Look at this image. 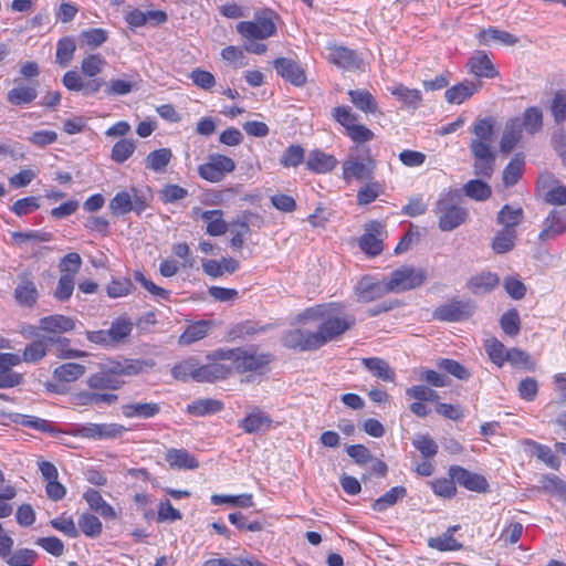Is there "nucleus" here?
<instances>
[{
	"instance_id": "1",
	"label": "nucleus",
	"mask_w": 566,
	"mask_h": 566,
	"mask_svg": "<svg viewBox=\"0 0 566 566\" xmlns=\"http://www.w3.org/2000/svg\"><path fill=\"white\" fill-rule=\"evenodd\" d=\"M304 318L319 321L315 332V340L323 347L329 342L338 339L356 324L353 314L347 313L338 303L321 304L304 312Z\"/></svg>"
},
{
	"instance_id": "2",
	"label": "nucleus",
	"mask_w": 566,
	"mask_h": 566,
	"mask_svg": "<svg viewBox=\"0 0 566 566\" xmlns=\"http://www.w3.org/2000/svg\"><path fill=\"white\" fill-rule=\"evenodd\" d=\"M216 357L227 358L231 363L232 370L239 374L253 373L263 375L269 369V365L273 360L270 353H259L253 349L232 348L217 349Z\"/></svg>"
},
{
	"instance_id": "3",
	"label": "nucleus",
	"mask_w": 566,
	"mask_h": 566,
	"mask_svg": "<svg viewBox=\"0 0 566 566\" xmlns=\"http://www.w3.org/2000/svg\"><path fill=\"white\" fill-rule=\"evenodd\" d=\"M436 214L439 219V229L443 232H450L464 224L469 218L467 208L459 205V193L457 190H448L440 193L436 202Z\"/></svg>"
},
{
	"instance_id": "4",
	"label": "nucleus",
	"mask_w": 566,
	"mask_h": 566,
	"mask_svg": "<svg viewBox=\"0 0 566 566\" xmlns=\"http://www.w3.org/2000/svg\"><path fill=\"white\" fill-rule=\"evenodd\" d=\"M376 161L370 155L369 148L361 149V154H350L343 163V178L370 181L374 179Z\"/></svg>"
},
{
	"instance_id": "5",
	"label": "nucleus",
	"mask_w": 566,
	"mask_h": 566,
	"mask_svg": "<svg viewBox=\"0 0 566 566\" xmlns=\"http://www.w3.org/2000/svg\"><path fill=\"white\" fill-rule=\"evenodd\" d=\"M274 13L271 10L256 12L253 21L237 24V31L245 39L264 40L276 33Z\"/></svg>"
},
{
	"instance_id": "6",
	"label": "nucleus",
	"mask_w": 566,
	"mask_h": 566,
	"mask_svg": "<svg viewBox=\"0 0 566 566\" xmlns=\"http://www.w3.org/2000/svg\"><path fill=\"white\" fill-rule=\"evenodd\" d=\"M147 207V197L136 188H130V191L117 192L108 203V209L115 217L124 216L132 211L140 214Z\"/></svg>"
},
{
	"instance_id": "7",
	"label": "nucleus",
	"mask_w": 566,
	"mask_h": 566,
	"mask_svg": "<svg viewBox=\"0 0 566 566\" xmlns=\"http://www.w3.org/2000/svg\"><path fill=\"white\" fill-rule=\"evenodd\" d=\"M427 276L424 269L402 265L392 271L387 280L389 290L392 293H400L421 286L426 282Z\"/></svg>"
},
{
	"instance_id": "8",
	"label": "nucleus",
	"mask_w": 566,
	"mask_h": 566,
	"mask_svg": "<svg viewBox=\"0 0 566 566\" xmlns=\"http://www.w3.org/2000/svg\"><path fill=\"white\" fill-rule=\"evenodd\" d=\"M235 169L232 158L218 153L209 154L207 161L198 167L199 176L209 182H220Z\"/></svg>"
},
{
	"instance_id": "9",
	"label": "nucleus",
	"mask_w": 566,
	"mask_h": 566,
	"mask_svg": "<svg viewBox=\"0 0 566 566\" xmlns=\"http://www.w3.org/2000/svg\"><path fill=\"white\" fill-rule=\"evenodd\" d=\"M474 311L475 305L472 301L453 298L438 306L433 311L432 317L441 322H461L471 317Z\"/></svg>"
},
{
	"instance_id": "10",
	"label": "nucleus",
	"mask_w": 566,
	"mask_h": 566,
	"mask_svg": "<svg viewBox=\"0 0 566 566\" xmlns=\"http://www.w3.org/2000/svg\"><path fill=\"white\" fill-rule=\"evenodd\" d=\"M209 360L205 365H198V370L195 376L197 382H214L218 380L226 379L232 373L231 365L223 361H228L227 358L216 357V350L207 356Z\"/></svg>"
},
{
	"instance_id": "11",
	"label": "nucleus",
	"mask_w": 566,
	"mask_h": 566,
	"mask_svg": "<svg viewBox=\"0 0 566 566\" xmlns=\"http://www.w3.org/2000/svg\"><path fill=\"white\" fill-rule=\"evenodd\" d=\"M126 428L118 423H86L76 427L72 434L93 440L115 439L120 437Z\"/></svg>"
},
{
	"instance_id": "12",
	"label": "nucleus",
	"mask_w": 566,
	"mask_h": 566,
	"mask_svg": "<svg viewBox=\"0 0 566 566\" xmlns=\"http://www.w3.org/2000/svg\"><path fill=\"white\" fill-rule=\"evenodd\" d=\"M470 149L474 157V175L482 178H491L495 165V153L491 149V146L475 142L471 143Z\"/></svg>"
},
{
	"instance_id": "13",
	"label": "nucleus",
	"mask_w": 566,
	"mask_h": 566,
	"mask_svg": "<svg viewBox=\"0 0 566 566\" xmlns=\"http://www.w3.org/2000/svg\"><path fill=\"white\" fill-rule=\"evenodd\" d=\"M384 226L379 221H370L365 226V233L359 239V248L369 255H378L382 252Z\"/></svg>"
},
{
	"instance_id": "14",
	"label": "nucleus",
	"mask_w": 566,
	"mask_h": 566,
	"mask_svg": "<svg viewBox=\"0 0 566 566\" xmlns=\"http://www.w3.org/2000/svg\"><path fill=\"white\" fill-rule=\"evenodd\" d=\"M449 476L470 491L484 493L489 489V483L483 475L470 472L459 465L450 467Z\"/></svg>"
},
{
	"instance_id": "15",
	"label": "nucleus",
	"mask_w": 566,
	"mask_h": 566,
	"mask_svg": "<svg viewBox=\"0 0 566 566\" xmlns=\"http://www.w3.org/2000/svg\"><path fill=\"white\" fill-rule=\"evenodd\" d=\"M314 338L315 332L296 328L284 334L283 344L287 348L300 352H311L321 348L318 342Z\"/></svg>"
},
{
	"instance_id": "16",
	"label": "nucleus",
	"mask_w": 566,
	"mask_h": 566,
	"mask_svg": "<svg viewBox=\"0 0 566 566\" xmlns=\"http://www.w3.org/2000/svg\"><path fill=\"white\" fill-rule=\"evenodd\" d=\"M39 293L31 274L23 272L18 275V283L14 289V298L25 307H33L36 304Z\"/></svg>"
},
{
	"instance_id": "17",
	"label": "nucleus",
	"mask_w": 566,
	"mask_h": 566,
	"mask_svg": "<svg viewBox=\"0 0 566 566\" xmlns=\"http://www.w3.org/2000/svg\"><path fill=\"white\" fill-rule=\"evenodd\" d=\"M387 293H392L389 290L387 277L378 282H373L369 277H363L357 285L358 300L364 303L373 302Z\"/></svg>"
},
{
	"instance_id": "18",
	"label": "nucleus",
	"mask_w": 566,
	"mask_h": 566,
	"mask_svg": "<svg viewBox=\"0 0 566 566\" xmlns=\"http://www.w3.org/2000/svg\"><path fill=\"white\" fill-rule=\"evenodd\" d=\"M273 66L284 80L291 82L295 86H302L306 82L304 70L294 61L286 57L274 60Z\"/></svg>"
},
{
	"instance_id": "19",
	"label": "nucleus",
	"mask_w": 566,
	"mask_h": 566,
	"mask_svg": "<svg viewBox=\"0 0 566 566\" xmlns=\"http://www.w3.org/2000/svg\"><path fill=\"white\" fill-rule=\"evenodd\" d=\"M13 84L14 86L7 93V101L11 105H28L38 97L36 85L25 84L21 78H15Z\"/></svg>"
},
{
	"instance_id": "20",
	"label": "nucleus",
	"mask_w": 566,
	"mask_h": 566,
	"mask_svg": "<svg viewBox=\"0 0 566 566\" xmlns=\"http://www.w3.org/2000/svg\"><path fill=\"white\" fill-rule=\"evenodd\" d=\"M48 343L69 345L70 340L62 337H48L38 339L28 344L23 350L22 360L25 363H38L45 357L48 353Z\"/></svg>"
},
{
	"instance_id": "21",
	"label": "nucleus",
	"mask_w": 566,
	"mask_h": 566,
	"mask_svg": "<svg viewBox=\"0 0 566 566\" xmlns=\"http://www.w3.org/2000/svg\"><path fill=\"white\" fill-rule=\"evenodd\" d=\"M467 67L476 78H494L499 75L490 57L483 51H478L471 56L467 63Z\"/></svg>"
},
{
	"instance_id": "22",
	"label": "nucleus",
	"mask_w": 566,
	"mask_h": 566,
	"mask_svg": "<svg viewBox=\"0 0 566 566\" xmlns=\"http://www.w3.org/2000/svg\"><path fill=\"white\" fill-rule=\"evenodd\" d=\"M566 231V209H554L543 222V230L539 239L545 241L559 235Z\"/></svg>"
},
{
	"instance_id": "23",
	"label": "nucleus",
	"mask_w": 566,
	"mask_h": 566,
	"mask_svg": "<svg viewBox=\"0 0 566 566\" xmlns=\"http://www.w3.org/2000/svg\"><path fill=\"white\" fill-rule=\"evenodd\" d=\"M482 86V82L478 81H463L457 85L451 86L444 93L446 101L450 104H462L471 96H473Z\"/></svg>"
},
{
	"instance_id": "24",
	"label": "nucleus",
	"mask_w": 566,
	"mask_h": 566,
	"mask_svg": "<svg viewBox=\"0 0 566 566\" xmlns=\"http://www.w3.org/2000/svg\"><path fill=\"white\" fill-rule=\"evenodd\" d=\"M522 123L518 117L510 118L504 127V132L500 143V149L502 153H510L518 144L522 138Z\"/></svg>"
},
{
	"instance_id": "25",
	"label": "nucleus",
	"mask_w": 566,
	"mask_h": 566,
	"mask_svg": "<svg viewBox=\"0 0 566 566\" xmlns=\"http://www.w3.org/2000/svg\"><path fill=\"white\" fill-rule=\"evenodd\" d=\"M39 328L50 334L66 333L75 328V321L60 314L50 315L39 321Z\"/></svg>"
},
{
	"instance_id": "26",
	"label": "nucleus",
	"mask_w": 566,
	"mask_h": 566,
	"mask_svg": "<svg viewBox=\"0 0 566 566\" xmlns=\"http://www.w3.org/2000/svg\"><path fill=\"white\" fill-rule=\"evenodd\" d=\"M165 460L171 469L195 470L199 468V462L186 449L170 448L165 454Z\"/></svg>"
},
{
	"instance_id": "27",
	"label": "nucleus",
	"mask_w": 566,
	"mask_h": 566,
	"mask_svg": "<svg viewBox=\"0 0 566 566\" xmlns=\"http://www.w3.org/2000/svg\"><path fill=\"white\" fill-rule=\"evenodd\" d=\"M361 365L375 377L382 381L392 382L396 378L395 369L379 357L363 358Z\"/></svg>"
},
{
	"instance_id": "28",
	"label": "nucleus",
	"mask_w": 566,
	"mask_h": 566,
	"mask_svg": "<svg viewBox=\"0 0 566 566\" xmlns=\"http://www.w3.org/2000/svg\"><path fill=\"white\" fill-rule=\"evenodd\" d=\"M328 60L342 69L356 70L359 67V60L356 53L345 46L331 48Z\"/></svg>"
},
{
	"instance_id": "29",
	"label": "nucleus",
	"mask_w": 566,
	"mask_h": 566,
	"mask_svg": "<svg viewBox=\"0 0 566 566\" xmlns=\"http://www.w3.org/2000/svg\"><path fill=\"white\" fill-rule=\"evenodd\" d=\"M160 412L157 402H130L122 406V413L126 418L149 419Z\"/></svg>"
},
{
	"instance_id": "30",
	"label": "nucleus",
	"mask_w": 566,
	"mask_h": 566,
	"mask_svg": "<svg viewBox=\"0 0 566 566\" xmlns=\"http://www.w3.org/2000/svg\"><path fill=\"white\" fill-rule=\"evenodd\" d=\"M500 279L495 273L484 272L472 276L468 283V289L475 295L490 293L499 284Z\"/></svg>"
},
{
	"instance_id": "31",
	"label": "nucleus",
	"mask_w": 566,
	"mask_h": 566,
	"mask_svg": "<svg viewBox=\"0 0 566 566\" xmlns=\"http://www.w3.org/2000/svg\"><path fill=\"white\" fill-rule=\"evenodd\" d=\"M172 157L174 155L170 148L153 150L145 158V167L155 174H164Z\"/></svg>"
},
{
	"instance_id": "32",
	"label": "nucleus",
	"mask_w": 566,
	"mask_h": 566,
	"mask_svg": "<svg viewBox=\"0 0 566 566\" xmlns=\"http://www.w3.org/2000/svg\"><path fill=\"white\" fill-rule=\"evenodd\" d=\"M337 160L334 156L321 150H312L306 160V167L316 174H325L335 168Z\"/></svg>"
},
{
	"instance_id": "33",
	"label": "nucleus",
	"mask_w": 566,
	"mask_h": 566,
	"mask_svg": "<svg viewBox=\"0 0 566 566\" xmlns=\"http://www.w3.org/2000/svg\"><path fill=\"white\" fill-rule=\"evenodd\" d=\"M83 497L87 502L91 510L95 511L103 518L114 520L116 518L115 510L103 499L99 491L95 489H88Z\"/></svg>"
},
{
	"instance_id": "34",
	"label": "nucleus",
	"mask_w": 566,
	"mask_h": 566,
	"mask_svg": "<svg viewBox=\"0 0 566 566\" xmlns=\"http://www.w3.org/2000/svg\"><path fill=\"white\" fill-rule=\"evenodd\" d=\"M524 211L522 208H513L505 205L497 212L496 221L503 227V230H515V228L523 221Z\"/></svg>"
},
{
	"instance_id": "35",
	"label": "nucleus",
	"mask_w": 566,
	"mask_h": 566,
	"mask_svg": "<svg viewBox=\"0 0 566 566\" xmlns=\"http://www.w3.org/2000/svg\"><path fill=\"white\" fill-rule=\"evenodd\" d=\"M201 219L207 223L206 231L209 235L218 237L227 232L228 224L223 220V212L221 210L203 211Z\"/></svg>"
},
{
	"instance_id": "36",
	"label": "nucleus",
	"mask_w": 566,
	"mask_h": 566,
	"mask_svg": "<svg viewBox=\"0 0 566 566\" xmlns=\"http://www.w3.org/2000/svg\"><path fill=\"white\" fill-rule=\"evenodd\" d=\"M525 165V156L521 153L515 154L503 170L502 180L506 187H512L522 177Z\"/></svg>"
},
{
	"instance_id": "37",
	"label": "nucleus",
	"mask_w": 566,
	"mask_h": 566,
	"mask_svg": "<svg viewBox=\"0 0 566 566\" xmlns=\"http://www.w3.org/2000/svg\"><path fill=\"white\" fill-rule=\"evenodd\" d=\"M271 424V419L263 411L256 410L249 413L239 422V427L247 433H255Z\"/></svg>"
},
{
	"instance_id": "38",
	"label": "nucleus",
	"mask_w": 566,
	"mask_h": 566,
	"mask_svg": "<svg viewBox=\"0 0 566 566\" xmlns=\"http://www.w3.org/2000/svg\"><path fill=\"white\" fill-rule=\"evenodd\" d=\"M210 325L211 323L208 321H199L189 325L179 336L178 343L180 345H190L205 338L208 335Z\"/></svg>"
},
{
	"instance_id": "39",
	"label": "nucleus",
	"mask_w": 566,
	"mask_h": 566,
	"mask_svg": "<svg viewBox=\"0 0 566 566\" xmlns=\"http://www.w3.org/2000/svg\"><path fill=\"white\" fill-rule=\"evenodd\" d=\"M223 408V403L220 400L212 398H205L195 400L192 403L188 405L187 411L190 415L197 417H203L207 415H213L221 411Z\"/></svg>"
},
{
	"instance_id": "40",
	"label": "nucleus",
	"mask_w": 566,
	"mask_h": 566,
	"mask_svg": "<svg viewBox=\"0 0 566 566\" xmlns=\"http://www.w3.org/2000/svg\"><path fill=\"white\" fill-rule=\"evenodd\" d=\"M348 95L357 109L366 114L377 112V102L367 90H350Z\"/></svg>"
},
{
	"instance_id": "41",
	"label": "nucleus",
	"mask_w": 566,
	"mask_h": 566,
	"mask_svg": "<svg viewBox=\"0 0 566 566\" xmlns=\"http://www.w3.org/2000/svg\"><path fill=\"white\" fill-rule=\"evenodd\" d=\"M86 371V367L77 363H66L56 367L53 371L54 378L60 381L71 382L77 380Z\"/></svg>"
},
{
	"instance_id": "42",
	"label": "nucleus",
	"mask_w": 566,
	"mask_h": 566,
	"mask_svg": "<svg viewBox=\"0 0 566 566\" xmlns=\"http://www.w3.org/2000/svg\"><path fill=\"white\" fill-rule=\"evenodd\" d=\"M10 419L12 420V422H14L17 424L32 428L40 432H52L53 431L52 424L48 420H44V419L35 417V416H28V415L14 412V413L10 415Z\"/></svg>"
},
{
	"instance_id": "43",
	"label": "nucleus",
	"mask_w": 566,
	"mask_h": 566,
	"mask_svg": "<svg viewBox=\"0 0 566 566\" xmlns=\"http://www.w3.org/2000/svg\"><path fill=\"white\" fill-rule=\"evenodd\" d=\"M479 40L483 44H488L490 41H497L507 46H513L518 42V39L512 33L497 30L495 28L481 30L479 33Z\"/></svg>"
},
{
	"instance_id": "44",
	"label": "nucleus",
	"mask_w": 566,
	"mask_h": 566,
	"mask_svg": "<svg viewBox=\"0 0 566 566\" xmlns=\"http://www.w3.org/2000/svg\"><path fill=\"white\" fill-rule=\"evenodd\" d=\"M522 127L530 135H535L543 127V112L539 107L532 106L524 111L521 119Z\"/></svg>"
},
{
	"instance_id": "45",
	"label": "nucleus",
	"mask_w": 566,
	"mask_h": 566,
	"mask_svg": "<svg viewBox=\"0 0 566 566\" xmlns=\"http://www.w3.org/2000/svg\"><path fill=\"white\" fill-rule=\"evenodd\" d=\"M406 495L407 489L405 486L391 488L373 503V510L376 512H384L388 507L395 505L399 500H402Z\"/></svg>"
},
{
	"instance_id": "46",
	"label": "nucleus",
	"mask_w": 566,
	"mask_h": 566,
	"mask_svg": "<svg viewBox=\"0 0 566 566\" xmlns=\"http://www.w3.org/2000/svg\"><path fill=\"white\" fill-rule=\"evenodd\" d=\"M87 384L93 389H119L123 385V381H120L117 377H114L109 373L105 371L104 369L99 373H96L92 375Z\"/></svg>"
},
{
	"instance_id": "47",
	"label": "nucleus",
	"mask_w": 566,
	"mask_h": 566,
	"mask_svg": "<svg viewBox=\"0 0 566 566\" xmlns=\"http://www.w3.org/2000/svg\"><path fill=\"white\" fill-rule=\"evenodd\" d=\"M463 191L467 197L476 201H484L492 195L491 187L480 179L469 180L463 186Z\"/></svg>"
},
{
	"instance_id": "48",
	"label": "nucleus",
	"mask_w": 566,
	"mask_h": 566,
	"mask_svg": "<svg viewBox=\"0 0 566 566\" xmlns=\"http://www.w3.org/2000/svg\"><path fill=\"white\" fill-rule=\"evenodd\" d=\"M495 120L492 117L482 118L476 120L472 128L475 138L471 143L480 142L484 145H490L493 136Z\"/></svg>"
},
{
	"instance_id": "49",
	"label": "nucleus",
	"mask_w": 566,
	"mask_h": 566,
	"mask_svg": "<svg viewBox=\"0 0 566 566\" xmlns=\"http://www.w3.org/2000/svg\"><path fill=\"white\" fill-rule=\"evenodd\" d=\"M382 185L378 181H366V184L357 191V203L366 206L374 202L382 193Z\"/></svg>"
},
{
	"instance_id": "50",
	"label": "nucleus",
	"mask_w": 566,
	"mask_h": 566,
	"mask_svg": "<svg viewBox=\"0 0 566 566\" xmlns=\"http://www.w3.org/2000/svg\"><path fill=\"white\" fill-rule=\"evenodd\" d=\"M516 230H501L499 231L492 241V249L496 253H506L511 251L515 245Z\"/></svg>"
},
{
	"instance_id": "51",
	"label": "nucleus",
	"mask_w": 566,
	"mask_h": 566,
	"mask_svg": "<svg viewBox=\"0 0 566 566\" xmlns=\"http://www.w3.org/2000/svg\"><path fill=\"white\" fill-rule=\"evenodd\" d=\"M38 554L33 549L20 548L13 553H9V555L3 558V560L9 566H32Z\"/></svg>"
},
{
	"instance_id": "52",
	"label": "nucleus",
	"mask_w": 566,
	"mask_h": 566,
	"mask_svg": "<svg viewBox=\"0 0 566 566\" xmlns=\"http://www.w3.org/2000/svg\"><path fill=\"white\" fill-rule=\"evenodd\" d=\"M75 50V41L72 38L61 39L56 45V63L62 67L67 66L73 59Z\"/></svg>"
},
{
	"instance_id": "53",
	"label": "nucleus",
	"mask_w": 566,
	"mask_h": 566,
	"mask_svg": "<svg viewBox=\"0 0 566 566\" xmlns=\"http://www.w3.org/2000/svg\"><path fill=\"white\" fill-rule=\"evenodd\" d=\"M391 94L412 109L417 108L422 99L421 92L419 90H411L403 85H398L392 88Z\"/></svg>"
},
{
	"instance_id": "54",
	"label": "nucleus",
	"mask_w": 566,
	"mask_h": 566,
	"mask_svg": "<svg viewBox=\"0 0 566 566\" xmlns=\"http://www.w3.org/2000/svg\"><path fill=\"white\" fill-rule=\"evenodd\" d=\"M135 149L134 140L123 138L113 146L111 158L117 164H123L134 154Z\"/></svg>"
},
{
	"instance_id": "55",
	"label": "nucleus",
	"mask_w": 566,
	"mask_h": 566,
	"mask_svg": "<svg viewBox=\"0 0 566 566\" xmlns=\"http://www.w3.org/2000/svg\"><path fill=\"white\" fill-rule=\"evenodd\" d=\"M485 352L488 353L490 359L502 367L504 363H506V354L509 349L496 338H491L485 340L484 344Z\"/></svg>"
},
{
	"instance_id": "56",
	"label": "nucleus",
	"mask_w": 566,
	"mask_h": 566,
	"mask_svg": "<svg viewBox=\"0 0 566 566\" xmlns=\"http://www.w3.org/2000/svg\"><path fill=\"white\" fill-rule=\"evenodd\" d=\"M506 361L514 367H524L527 370H535L536 363L531 358L528 353L523 349L513 347L506 354Z\"/></svg>"
},
{
	"instance_id": "57",
	"label": "nucleus",
	"mask_w": 566,
	"mask_h": 566,
	"mask_svg": "<svg viewBox=\"0 0 566 566\" xmlns=\"http://www.w3.org/2000/svg\"><path fill=\"white\" fill-rule=\"evenodd\" d=\"M500 325L506 335L511 337L517 336L521 329L518 312L514 308L506 311L500 318Z\"/></svg>"
},
{
	"instance_id": "58",
	"label": "nucleus",
	"mask_w": 566,
	"mask_h": 566,
	"mask_svg": "<svg viewBox=\"0 0 566 566\" xmlns=\"http://www.w3.org/2000/svg\"><path fill=\"white\" fill-rule=\"evenodd\" d=\"M197 370H198L197 360L193 358H190V359L184 360V361L177 364L176 366H174L171 369V375L175 379L181 380V381H187L188 378H191L195 380Z\"/></svg>"
},
{
	"instance_id": "59",
	"label": "nucleus",
	"mask_w": 566,
	"mask_h": 566,
	"mask_svg": "<svg viewBox=\"0 0 566 566\" xmlns=\"http://www.w3.org/2000/svg\"><path fill=\"white\" fill-rule=\"evenodd\" d=\"M105 65L106 61L101 54H91L83 59L81 70L84 75L95 77L103 71Z\"/></svg>"
},
{
	"instance_id": "60",
	"label": "nucleus",
	"mask_w": 566,
	"mask_h": 566,
	"mask_svg": "<svg viewBox=\"0 0 566 566\" xmlns=\"http://www.w3.org/2000/svg\"><path fill=\"white\" fill-rule=\"evenodd\" d=\"M305 150L300 145H290L283 153L280 164L285 167H297L303 163Z\"/></svg>"
},
{
	"instance_id": "61",
	"label": "nucleus",
	"mask_w": 566,
	"mask_h": 566,
	"mask_svg": "<svg viewBox=\"0 0 566 566\" xmlns=\"http://www.w3.org/2000/svg\"><path fill=\"white\" fill-rule=\"evenodd\" d=\"M437 365L439 368L460 380H468L471 376L470 371L463 365L453 359L440 358Z\"/></svg>"
},
{
	"instance_id": "62",
	"label": "nucleus",
	"mask_w": 566,
	"mask_h": 566,
	"mask_svg": "<svg viewBox=\"0 0 566 566\" xmlns=\"http://www.w3.org/2000/svg\"><path fill=\"white\" fill-rule=\"evenodd\" d=\"M428 545L431 548H436L438 551H458L462 547V545L450 534V532H446L442 535L437 537H431L428 541Z\"/></svg>"
},
{
	"instance_id": "63",
	"label": "nucleus",
	"mask_w": 566,
	"mask_h": 566,
	"mask_svg": "<svg viewBox=\"0 0 566 566\" xmlns=\"http://www.w3.org/2000/svg\"><path fill=\"white\" fill-rule=\"evenodd\" d=\"M551 113L556 124L566 120V91L559 90L554 94L551 103Z\"/></svg>"
},
{
	"instance_id": "64",
	"label": "nucleus",
	"mask_w": 566,
	"mask_h": 566,
	"mask_svg": "<svg viewBox=\"0 0 566 566\" xmlns=\"http://www.w3.org/2000/svg\"><path fill=\"white\" fill-rule=\"evenodd\" d=\"M81 531L88 537H96L102 533V523L93 514H82L78 518Z\"/></svg>"
}]
</instances>
